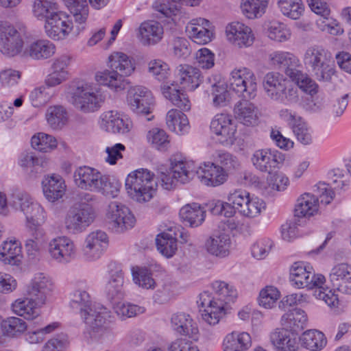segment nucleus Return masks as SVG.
I'll list each match as a JSON object with an SVG mask.
<instances>
[{"label": "nucleus", "mask_w": 351, "mask_h": 351, "mask_svg": "<svg viewBox=\"0 0 351 351\" xmlns=\"http://www.w3.org/2000/svg\"><path fill=\"white\" fill-rule=\"evenodd\" d=\"M269 0H240L241 13L248 19L261 18L266 12Z\"/></svg>", "instance_id": "3c124183"}, {"label": "nucleus", "mask_w": 351, "mask_h": 351, "mask_svg": "<svg viewBox=\"0 0 351 351\" xmlns=\"http://www.w3.org/2000/svg\"><path fill=\"white\" fill-rule=\"evenodd\" d=\"M31 146L35 150L47 153L57 147L58 141L52 135L44 132H38L31 138Z\"/></svg>", "instance_id": "bf43d9fd"}, {"label": "nucleus", "mask_w": 351, "mask_h": 351, "mask_svg": "<svg viewBox=\"0 0 351 351\" xmlns=\"http://www.w3.org/2000/svg\"><path fill=\"white\" fill-rule=\"evenodd\" d=\"M21 31L8 21H0V52L4 56L22 57L25 43Z\"/></svg>", "instance_id": "1a4fd4ad"}, {"label": "nucleus", "mask_w": 351, "mask_h": 351, "mask_svg": "<svg viewBox=\"0 0 351 351\" xmlns=\"http://www.w3.org/2000/svg\"><path fill=\"white\" fill-rule=\"evenodd\" d=\"M295 215L299 218H309L319 212L318 198L311 193L302 194L297 199Z\"/></svg>", "instance_id": "c9c22d12"}, {"label": "nucleus", "mask_w": 351, "mask_h": 351, "mask_svg": "<svg viewBox=\"0 0 351 351\" xmlns=\"http://www.w3.org/2000/svg\"><path fill=\"white\" fill-rule=\"evenodd\" d=\"M277 6L283 16L292 20L299 19L304 12L302 0H277Z\"/></svg>", "instance_id": "4d7b16f0"}, {"label": "nucleus", "mask_w": 351, "mask_h": 351, "mask_svg": "<svg viewBox=\"0 0 351 351\" xmlns=\"http://www.w3.org/2000/svg\"><path fill=\"white\" fill-rule=\"evenodd\" d=\"M42 189L46 199L53 203L64 197L66 185L61 176L53 173L45 176L42 181Z\"/></svg>", "instance_id": "c85d7f7f"}, {"label": "nucleus", "mask_w": 351, "mask_h": 351, "mask_svg": "<svg viewBox=\"0 0 351 351\" xmlns=\"http://www.w3.org/2000/svg\"><path fill=\"white\" fill-rule=\"evenodd\" d=\"M45 232L34 230L31 237L24 241V247L27 257L31 260H38L41 256L45 241Z\"/></svg>", "instance_id": "8fccbe9b"}, {"label": "nucleus", "mask_w": 351, "mask_h": 351, "mask_svg": "<svg viewBox=\"0 0 351 351\" xmlns=\"http://www.w3.org/2000/svg\"><path fill=\"white\" fill-rule=\"evenodd\" d=\"M298 59L292 53L284 51H274L268 54L267 62L274 69H285L287 74V70L292 69L298 64Z\"/></svg>", "instance_id": "49530a36"}, {"label": "nucleus", "mask_w": 351, "mask_h": 351, "mask_svg": "<svg viewBox=\"0 0 351 351\" xmlns=\"http://www.w3.org/2000/svg\"><path fill=\"white\" fill-rule=\"evenodd\" d=\"M103 174L95 168L83 166L77 168L73 173L75 185L84 191L96 192Z\"/></svg>", "instance_id": "cd10ccee"}, {"label": "nucleus", "mask_w": 351, "mask_h": 351, "mask_svg": "<svg viewBox=\"0 0 351 351\" xmlns=\"http://www.w3.org/2000/svg\"><path fill=\"white\" fill-rule=\"evenodd\" d=\"M263 87L266 96L271 101L292 105L300 100L298 88L278 72L267 73L263 78Z\"/></svg>", "instance_id": "39448f33"}, {"label": "nucleus", "mask_w": 351, "mask_h": 351, "mask_svg": "<svg viewBox=\"0 0 351 351\" xmlns=\"http://www.w3.org/2000/svg\"><path fill=\"white\" fill-rule=\"evenodd\" d=\"M134 282L145 289H154L156 282L152 278V272L145 267H133L132 270Z\"/></svg>", "instance_id": "e2e57ef3"}, {"label": "nucleus", "mask_w": 351, "mask_h": 351, "mask_svg": "<svg viewBox=\"0 0 351 351\" xmlns=\"http://www.w3.org/2000/svg\"><path fill=\"white\" fill-rule=\"evenodd\" d=\"M302 345L311 351H320L327 343L323 332L317 330H308L300 337Z\"/></svg>", "instance_id": "603ef678"}, {"label": "nucleus", "mask_w": 351, "mask_h": 351, "mask_svg": "<svg viewBox=\"0 0 351 351\" xmlns=\"http://www.w3.org/2000/svg\"><path fill=\"white\" fill-rule=\"evenodd\" d=\"M211 287L215 295L212 298L217 299L225 307L228 304L234 303L238 298L237 289L228 282L216 280L212 283Z\"/></svg>", "instance_id": "ea45409f"}, {"label": "nucleus", "mask_w": 351, "mask_h": 351, "mask_svg": "<svg viewBox=\"0 0 351 351\" xmlns=\"http://www.w3.org/2000/svg\"><path fill=\"white\" fill-rule=\"evenodd\" d=\"M109 239L107 234L101 230L90 232L85 237L82 256L84 261L93 263L101 258L108 247Z\"/></svg>", "instance_id": "4468645a"}, {"label": "nucleus", "mask_w": 351, "mask_h": 351, "mask_svg": "<svg viewBox=\"0 0 351 351\" xmlns=\"http://www.w3.org/2000/svg\"><path fill=\"white\" fill-rule=\"evenodd\" d=\"M169 169L171 173L173 174L181 184L189 182L193 176L190 162L182 157H171Z\"/></svg>", "instance_id": "37998d69"}, {"label": "nucleus", "mask_w": 351, "mask_h": 351, "mask_svg": "<svg viewBox=\"0 0 351 351\" xmlns=\"http://www.w3.org/2000/svg\"><path fill=\"white\" fill-rule=\"evenodd\" d=\"M267 184L269 189L273 192L282 193L290 186L289 178L282 171H275L267 178Z\"/></svg>", "instance_id": "338daca9"}, {"label": "nucleus", "mask_w": 351, "mask_h": 351, "mask_svg": "<svg viewBox=\"0 0 351 351\" xmlns=\"http://www.w3.org/2000/svg\"><path fill=\"white\" fill-rule=\"evenodd\" d=\"M44 305L38 304L32 297H21L15 300L11 304L14 314L28 321L37 319L40 315V308Z\"/></svg>", "instance_id": "c756f323"}, {"label": "nucleus", "mask_w": 351, "mask_h": 351, "mask_svg": "<svg viewBox=\"0 0 351 351\" xmlns=\"http://www.w3.org/2000/svg\"><path fill=\"white\" fill-rule=\"evenodd\" d=\"M99 128L110 134L125 135L131 132L133 123L131 119L117 110H108L99 118Z\"/></svg>", "instance_id": "dca6fc26"}, {"label": "nucleus", "mask_w": 351, "mask_h": 351, "mask_svg": "<svg viewBox=\"0 0 351 351\" xmlns=\"http://www.w3.org/2000/svg\"><path fill=\"white\" fill-rule=\"evenodd\" d=\"M56 45L47 39H36L25 43L22 58L43 60L52 57L56 53Z\"/></svg>", "instance_id": "bb28decb"}, {"label": "nucleus", "mask_w": 351, "mask_h": 351, "mask_svg": "<svg viewBox=\"0 0 351 351\" xmlns=\"http://www.w3.org/2000/svg\"><path fill=\"white\" fill-rule=\"evenodd\" d=\"M163 96L169 99L174 106L182 110L191 109V102L189 97L177 88L173 83H165L161 86Z\"/></svg>", "instance_id": "c03bdc74"}, {"label": "nucleus", "mask_w": 351, "mask_h": 351, "mask_svg": "<svg viewBox=\"0 0 351 351\" xmlns=\"http://www.w3.org/2000/svg\"><path fill=\"white\" fill-rule=\"evenodd\" d=\"M274 351H298L299 344L294 332L285 328H276L269 335Z\"/></svg>", "instance_id": "7c9ffc66"}, {"label": "nucleus", "mask_w": 351, "mask_h": 351, "mask_svg": "<svg viewBox=\"0 0 351 351\" xmlns=\"http://www.w3.org/2000/svg\"><path fill=\"white\" fill-rule=\"evenodd\" d=\"M290 280L298 289H313L321 287L326 282V278L321 274H315L313 267L306 262L294 263L290 267Z\"/></svg>", "instance_id": "9d476101"}, {"label": "nucleus", "mask_w": 351, "mask_h": 351, "mask_svg": "<svg viewBox=\"0 0 351 351\" xmlns=\"http://www.w3.org/2000/svg\"><path fill=\"white\" fill-rule=\"evenodd\" d=\"M202 306L201 317L204 323L214 326L219 323L221 319L226 315V308L222 304L218 302L215 298H211L207 292L199 295Z\"/></svg>", "instance_id": "5701e85b"}, {"label": "nucleus", "mask_w": 351, "mask_h": 351, "mask_svg": "<svg viewBox=\"0 0 351 351\" xmlns=\"http://www.w3.org/2000/svg\"><path fill=\"white\" fill-rule=\"evenodd\" d=\"M28 328L27 322L21 317L11 316L5 319L2 317L1 332L9 338H18L24 335Z\"/></svg>", "instance_id": "de8ad7c7"}, {"label": "nucleus", "mask_w": 351, "mask_h": 351, "mask_svg": "<svg viewBox=\"0 0 351 351\" xmlns=\"http://www.w3.org/2000/svg\"><path fill=\"white\" fill-rule=\"evenodd\" d=\"M106 217L112 229L118 233H122L134 227L136 219L130 209L117 201L108 204Z\"/></svg>", "instance_id": "f3484780"}, {"label": "nucleus", "mask_w": 351, "mask_h": 351, "mask_svg": "<svg viewBox=\"0 0 351 351\" xmlns=\"http://www.w3.org/2000/svg\"><path fill=\"white\" fill-rule=\"evenodd\" d=\"M331 56L330 53L322 46L308 47L303 56L304 64L311 69Z\"/></svg>", "instance_id": "13d9d810"}, {"label": "nucleus", "mask_w": 351, "mask_h": 351, "mask_svg": "<svg viewBox=\"0 0 351 351\" xmlns=\"http://www.w3.org/2000/svg\"><path fill=\"white\" fill-rule=\"evenodd\" d=\"M31 8L34 18L45 21L58 10V5L55 0H33Z\"/></svg>", "instance_id": "5fc2aeb1"}, {"label": "nucleus", "mask_w": 351, "mask_h": 351, "mask_svg": "<svg viewBox=\"0 0 351 351\" xmlns=\"http://www.w3.org/2000/svg\"><path fill=\"white\" fill-rule=\"evenodd\" d=\"M77 23L73 24L70 16L64 12L58 10L47 17L44 23L46 36L55 41L65 40L71 34L78 36Z\"/></svg>", "instance_id": "0eeeda50"}, {"label": "nucleus", "mask_w": 351, "mask_h": 351, "mask_svg": "<svg viewBox=\"0 0 351 351\" xmlns=\"http://www.w3.org/2000/svg\"><path fill=\"white\" fill-rule=\"evenodd\" d=\"M185 32L189 39L198 45H206L215 38L212 23L202 17L190 20L185 26Z\"/></svg>", "instance_id": "412c9836"}, {"label": "nucleus", "mask_w": 351, "mask_h": 351, "mask_svg": "<svg viewBox=\"0 0 351 351\" xmlns=\"http://www.w3.org/2000/svg\"><path fill=\"white\" fill-rule=\"evenodd\" d=\"M147 71L154 79L162 82L171 75V71L167 63L160 59H153L147 63Z\"/></svg>", "instance_id": "69168bd1"}, {"label": "nucleus", "mask_w": 351, "mask_h": 351, "mask_svg": "<svg viewBox=\"0 0 351 351\" xmlns=\"http://www.w3.org/2000/svg\"><path fill=\"white\" fill-rule=\"evenodd\" d=\"M280 291L274 286H266L263 288L258 297V304L265 309H271L280 298Z\"/></svg>", "instance_id": "680f3d73"}, {"label": "nucleus", "mask_w": 351, "mask_h": 351, "mask_svg": "<svg viewBox=\"0 0 351 351\" xmlns=\"http://www.w3.org/2000/svg\"><path fill=\"white\" fill-rule=\"evenodd\" d=\"M10 205L15 210L21 212L25 217L27 228L37 230L47 220L44 208L25 193H18L12 195Z\"/></svg>", "instance_id": "423d86ee"}, {"label": "nucleus", "mask_w": 351, "mask_h": 351, "mask_svg": "<svg viewBox=\"0 0 351 351\" xmlns=\"http://www.w3.org/2000/svg\"><path fill=\"white\" fill-rule=\"evenodd\" d=\"M282 160V154L270 148L257 149L251 157V162L257 171L269 174L278 168Z\"/></svg>", "instance_id": "4be33fe9"}, {"label": "nucleus", "mask_w": 351, "mask_h": 351, "mask_svg": "<svg viewBox=\"0 0 351 351\" xmlns=\"http://www.w3.org/2000/svg\"><path fill=\"white\" fill-rule=\"evenodd\" d=\"M306 322L307 315L303 310L300 308H293L286 311L280 319L282 328L293 332L302 330Z\"/></svg>", "instance_id": "58836bf2"}, {"label": "nucleus", "mask_w": 351, "mask_h": 351, "mask_svg": "<svg viewBox=\"0 0 351 351\" xmlns=\"http://www.w3.org/2000/svg\"><path fill=\"white\" fill-rule=\"evenodd\" d=\"M45 119L51 129L57 130L62 129L67 123L69 117L64 107L53 106L47 109Z\"/></svg>", "instance_id": "864d4df0"}, {"label": "nucleus", "mask_w": 351, "mask_h": 351, "mask_svg": "<svg viewBox=\"0 0 351 351\" xmlns=\"http://www.w3.org/2000/svg\"><path fill=\"white\" fill-rule=\"evenodd\" d=\"M225 35L227 41L238 49L250 47L255 41V35L252 28L239 21L228 23L225 29Z\"/></svg>", "instance_id": "6ab92c4d"}, {"label": "nucleus", "mask_w": 351, "mask_h": 351, "mask_svg": "<svg viewBox=\"0 0 351 351\" xmlns=\"http://www.w3.org/2000/svg\"><path fill=\"white\" fill-rule=\"evenodd\" d=\"M265 32L267 37L276 43H285L291 38V29L284 23L271 21L265 24Z\"/></svg>", "instance_id": "09e8293b"}, {"label": "nucleus", "mask_w": 351, "mask_h": 351, "mask_svg": "<svg viewBox=\"0 0 351 351\" xmlns=\"http://www.w3.org/2000/svg\"><path fill=\"white\" fill-rule=\"evenodd\" d=\"M135 33L137 40L142 45L154 46L162 40L164 28L157 21L146 20L140 23Z\"/></svg>", "instance_id": "393cba45"}, {"label": "nucleus", "mask_w": 351, "mask_h": 351, "mask_svg": "<svg viewBox=\"0 0 351 351\" xmlns=\"http://www.w3.org/2000/svg\"><path fill=\"white\" fill-rule=\"evenodd\" d=\"M95 199V197L88 193H82L77 196L63 219L64 228L69 234L82 233L94 222L97 214L91 203Z\"/></svg>", "instance_id": "7ed1b4c3"}, {"label": "nucleus", "mask_w": 351, "mask_h": 351, "mask_svg": "<svg viewBox=\"0 0 351 351\" xmlns=\"http://www.w3.org/2000/svg\"><path fill=\"white\" fill-rule=\"evenodd\" d=\"M229 230H234L237 224L233 219H227L223 224ZM232 245L229 231L225 229L218 230L213 232L205 241L204 250L210 256L218 258L228 256Z\"/></svg>", "instance_id": "f8f14e48"}, {"label": "nucleus", "mask_w": 351, "mask_h": 351, "mask_svg": "<svg viewBox=\"0 0 351 351\" xmlns=\"http://www.w3.org/2000/svg\"><path fill=\"white\" fill-rule=\"evenodd\" d=\"M128 196L138 203L149 202L155 195L158 182L150 170L140 168L131 171L125 180Z\"/></svg>", "instance_id": "20e7f679"}, {"label": "nucleus", "mask_w": 351, "mask_h": 351, "mask_svg": "<svg viewBox=\"0 0 351 351\" xmlns=\"http://www.w3.org/2000/svg\"><path fill=\"white\" fill-rule=\"evenodd\" d=\"M197 174L202 184L210 187H217L224 184L228 178L224 169L212 162L201 163Z\"/></svg>", "instance_id": "b1692460"}, {"label": "nucleus", "mask_w": 351, "mask_h": 351, "mask_svg": "<svg viewBox=\"0 0 351 351\" xmlns=\"http://www.w3.org/2000/svg\"><path fill=\"white\" fill-rule=\"evenodd\" d=\"M22 257L21 244L19 240H5L0 245V261L4 264L19 265Z\"/></svg>", "instance_id": "473e14b6"}, {"label": "nucleus", "mask_w": 351, "mask_h": 351, "mask_svg": "<svg viewBox=\"0 0 351 351\" xmlns=\"http://www.w3.org/2000/svg\"><path fill=\"white\" fill-rule=\"evenodd\" d=\"M179 216L189 226L197 227L205 219V211L197 203L187 204L180 209Z\"/></svg>", "instance_id": "79ce46f5"}, {"label": "nucleus", "mask_w": 351, "mask_h": 351, "mask_svg": "<svg viewBox=\"0 0 351 351\" xmlns=\"http://www.w3.org/2000/svg\"><path fill=\"white\" fill-rule=\"evenodd\" d=\"M156 245L158 251L165 257H173L178 250L176 234L169 229L162 232L156 237Z\"/></svg>", "instance_id": "a19ab883"}, {"label": "nucleus", "mask_w": 351, "mask_h": 351, "mask_svg": "<svg viewBox=\"0 0 351 351\" xmlns=\"http://www.w3.org/2000/svg\"><path fill=\"white\" fill-rule=\"evenodd\" d=\"M107 276L104 292L109 300L121 299L125 295L123 289L124 274L119 264L110 262L107 266Z\"/></svg>", "instance_id": "aec40b11"}, {"label": "nucleus", "mask_w": 351, "mask_h": 351, "mask_svg": "<svg viewBox=\"0 0 351 351\" xmlns=\"http://www.w3.org/2000/svg\"><path fill=\"white\" fill-rule=\"evenodd\" d=\"M248 100L239 101L234 108V114L241 123L247 126H253L258 123V109Z\"/></svg>", "instance_id": "e433bc0d"}, {"label": "nucleus", "mask_w": 351, "mask_h": 351, "mask_svg": "<svg viewBox=\"0 0 351 351\" xmlns=\"http://www.w3.org/2000/svg\"><path fill=\"white\" fill-rule=\"evenodd\" d=\"M151 93L145 86H133L127 91L126 102L128 106L134 113L141 116H148L146 119L149 121L154 116H149L152 113Z\"/></svg>", "instance_id": "2eb2a0df"}, {"label": "nucleus", "mask_w": 351, "mask_h": 351, "mask_svg": "<svg viewBox=\"0 0 351 351\" xmlns=\"http://www.w3.org/2000/svg\"><path fill=\"white\" fill-rule=\"evenodd\" d=\"M315 78L319 82H330L335 74V62L332 56L311 69Z\"/></svg>", "instance_id": "052dcab7"}, {"label": "nucleus", "mask_w": 351, "mask_h": 351, "mask_svg": "<svg viewBox=\"0 0 351 351\" xmlns=\"http://www.w3.org/2000/svg\"><path fill=\"white\" fill-rule=\"evenodd\" d=\"M54 290L51 278L47 274L38 272L34 274L25 286V295L32 297L38 304L45 305Z\"/></svg>", "instance_id": "a211bd4d"}, {"label": "nucleus", "mask_w": 351, "mask_h": 351, "mask_svg": "<svg viewBox=\"0 0 351 351\" xmlns=\"http://www.w3.org/2000/svg\"><path fill=\"white\" fill-rule=\"evenodd\" d=\"M287 75L295 82L298 87L304 92L313 96L318 92L319 86L306 73L299 70H287Z\"/></svg>", "instance_id": "6e6d98bb"}, {"label": "nucleus", "mask_w": 351, "mask_h": 351, "mask_svg": "<svg viewBox=\"0 0 351 351\" xmlns=\"http://www.w3.org/2000/svg\"><path fill=\"white\" fill-rule=\"evenodd\" d=\"M65 5L70 10L77 23V33H82L86 27L89 14L87 0H63Z\"/></svg>", "instance_id": "72a5a7b5"}, {"label": "nucleus", "mask_w": 351, "mask_h": 351, "mask_svg": "<svg viewBox=\"0 0 351 351\" xmlns=\"http://www.w3.org/2000/svg\"><path fill=\"white\" fill-rule=\"evenodd\" d=\"M177 77L182 87L193 91L202 82L199 70L189 64H180L177 67Z\"/></svg>", "instance_id": "2f4dec72"}, {"label": "nucleus", "mask_w": 351, "mask_h": 351, "mask_svg": "<svg viewBox=\"0 0 351 351\" xmlns=\"http://www.w3.org/2000/svg\"><path fill=\"white\" fill-rule=\"evenodd\" d=\"M47 252L50 258L56 263L67 264L76 258L77 250L70 237L61 235L49 240Z\"/></svg>", "instance_id": "ddd939ff"}, {"label": "nucleus", "mask_w": 351, "mask_h": 351, "mask_svg": "<svg viewBox=\"0 0 351 351\" xmlns=\"http://www.w3.org/2000/svg\"><path fill=\"white\" fill-rule=\"evenodd\" d=\"M166 125L169 130L178 135L187 133L190 129L186 115L176 109H171L167 112Z\"/></svg>", "instance_id": "a18cd8bd"}, {"label": "nucleus", "mask_w": 351, "mask_h": 351, "mask_svg": "<svg viewBox=\"0 0 351 351\" xmlns=\"http://www.w3.org/2000/svg\"><path fill=\"white\" fill-rule=\"evenodd\" d=\"M230 88L245 99H253L257 93V80L254 72L247 68L233 69L229 78Z\"/></svg>", "instance_id": "6e6552de"}, {"label": "nucleus", "mask_w": 351, "mask_h": 351, "mask_svg": "<svg viewBox=\"0 0 351 351\" xmlns=\"http://www.w3.org/2000/svg\"><path fill=\"white\" fill-rule=\"evenodd\" d=\"M106 66L108 69L95 73V83L77 80L70 84L67 97L77 110L84 113L98 110L105 100L99 86L114 93H122L130 84L127 78L132 76L136 69L134 58L121 51L112 52L108 56Z\"/></svg>", "instance_id": "f257e3e1"}, {"label": "nucleus", "mask_w": 351, "mask_h": 351, "mask_svg": "<svg viewBox=\"0 0 351 351\" xmlns=\"http://www.w3.org/2000/svg\"><path fill=\"white\" fill-rule=\"evenodd\" d=\"M171 327L173 331L181 335L193 337L198 333V328L191 315L183 312L172 315Z\"/></svg>", "instance_id": "f704fd0d"}, {"label": "nucleus", "mask_w": 351, "mask_h": 351, "mask_svg": "<svg viewBox=\"0 0 351 351\" xmlns=\"http://www.w3.org/2000/svg\"><path fill=\"white\" fill-rule=\"evenodd\" d=\"M86 280H78L69 295L70 307L79 312L81 318L90 328L92 338L99 339L109 334L104 326L110 317V311L100 304H93L87 291Z\"/></svg>", "instance_id": "f03ea898"}, {"label": "nucleus", "mask_w": 351, "mask_h": 351, "mask_svg": "<svg viewBox=\"0 0 351 351\" xmlns=\"http://www.w3.org/2000/svg\"><path fill=\"white\" fill-rule=\"evenodd\" d=\"M154 8L158 13V17L160 19H166L168 23H177L182 15V10L176 5L156 3Z\"/></svg>", "instance_id": "0e129e2a"}, {"label": "nucleus", "mask_w": 351, "mask_h": 351, "mask_svg": "<svg viewBox=\"0 0 351 351\" xmlns=\"http://www.w3.org/2000/svg\"><path fill=\"white\" fill-rule=\"evenodd\" d=\"M147 142L159 150L166 149L169 144V136L158 128L149 130L146 136Z\"/></svg>", "instance_id": "774afa93"}, {"label": "nucleus", "mask_w": 351, "mask_h": 351, "mask_svg": "<svg viewBox=\"0 0 351 351\" xmlns=\"http://www.w3.org/2000/svg\"><path fill=\"white\" fill-rule=\"evenodd\" d=\"M328 280L333 289L351 295V264L340 263L335 265L329 272Z\"/></svg>", "instance_id": "a878e982"}, {"label": "nucleus", "mask_w": 351, "mask_h": 351, "mask_svg": "<svg viewBox=\"0 0 351 351\" xmlns=\"http://www.w3.org/2000/svg\"><path fill=\"white\" fill-rule=\"evenodd\" d=\"M210 131L223 146H231L237 140V123L230 114L218 113L211 119Z\"/></svg>", "instance_id": "9b49d317"}, {"label": "nucleus", "mask_w": 351, "mask_h": 351, "mask_svg": "<svg viewBox=\"0 0 351 351\" xmlns=\"http://www.w3.org/2000/svg\"><path fill=\"white\" fill-rule=\"evenodd\" d=\"M251 337L246 332L232 331L223 340V351H245L251 346Z\"/></svg>", "instance_id": "4c0bfd02"}]
</instances>
